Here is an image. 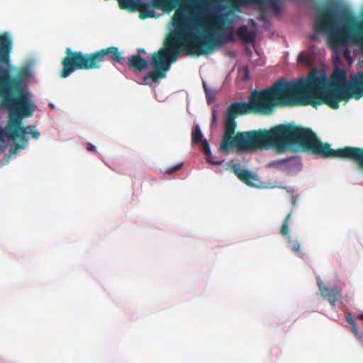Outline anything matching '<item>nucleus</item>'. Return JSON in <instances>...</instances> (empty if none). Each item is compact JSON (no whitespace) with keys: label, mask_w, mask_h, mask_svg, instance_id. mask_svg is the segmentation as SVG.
I'll return each mask as SVG.
<instances>
[{"label":"nucleus","mask_w":363,"mask_h":363,"mask_svg":"<svg viewBox=\"0 0 363 363\" xmlns=\"http://www.w3.org/2000/svg\"><path fill=\"white\" fill-rule=\"evenodd\" d=\"M199 9L194 17H189L184 7H179L176 10L172 18L175 33L166 38L162 48L152 54L151 66L153 70L144 77L145 81L151 78L154 83H157L159 79L166 77V72L169 70L171 64L177 60L182 50H186L189 55H204L223 45L225 41L233 40L231 35L226 39L212 33L195 35V27L203 22L210 23L218 31L223 29L226 21V14L221 12L224 8L220 5V0H204Z\"/></svg>","instance_id":"nucleus-1"},{"label":"nucleus","mask_w":363,"mask_h":363,"mask_svg":"<svg viewBox=\"0 0 363 363\" xmlns=\"http://www.w3.org/2000/svg\"><path fill=\"white\" fill-rule=\"evenodd\" d=\"M237 138L236 150L251 152L257 150L276 148L284 152L296 146L323 158H341L357 162L363 168V148L345 146L332 149L328 143H323L310 128L292 124L276 125L269 130L259 129L242 132Z\"/></svg>","instance_id":"nucleus-2"},{"label":"nucleus","mask_w":363,"mask_h":363,"mask_svg":"<svg viewBox=\"0 0 363 363\" xmlns=\"http://www.w3.org/2000/svg\"><path fill=\"white\" fill-rule=\"evenodd\" d=\"M13 42L8 32L0 33V63L9 65ZM30 76L28 68H21L11 75L7 68L0 67V98L2 107L13 108L16 105L28 111V89L26 80Z\"/></svg>","instance_id":"nucleus-3"},{"label":"nucleus","mask_w":363,"mask_h":363,"mask_svg":"<svg viewBox=\"0 0 363 363\" xmlns=\"http://www.w3.org/2000/svg\"><path fill=\"white\" fill-rule=\"evenodd\" d=\"M326 83L325 74L313 69L306 77L290 81L280 78L273 85L281 107H292L308 106L299 104L297 101L304 97L320 96L319 92L324 90Z\"/></svg>","instance_id":"nucleus-4"},{"label":"nucleus","mask_w":363,"mask_h":363,"mask_svg":"<svg viewBox=\"0 0 363 363\" xmlns=\"http://www.w3.org/2000/svg\"><path fill=\"white\" fill-rule=\"evenodd\" d=\"M66 55L62 60V69L60 77L66 78L78 69H99L101 65L106 59L110 58L116 62L124 65L125 59L122 57L117 47H109L91 53L80 51H72L70 48H66Z\"/></svg>","instance_id":"nucleus-5"},{"label":"nucleus","mask_w":363,"mask_h":363,"mask_svg":"<svg viewBox=\"0 0 363 363\" xmlns=\"http://www.w3.org/2000/svg\"><path fill=\"white\" fill-rule=\"evenodd\" d=\"M363 96V72H357L350 80L348 89L328 85L320 93V96L304 97L297 101L299 104H310L313 107L326 104L330 108L337 109L342 101H347L351 98L356 100Z\"/></svg>","instance_id":"nucleus-6"},{"label":"nucleus","mask_w":363,"mask_h":363,"mask_svg":"<svg viewBox=\"0 0 363 363\" xmlns=\"http://www.w3.org/2000/svg\"><path fill=\"white\" fill-rule=\"evenodd\" d=\"M281 107L274 85L261 91H252L248 103L235 101L228 108L227 116L236 118L239 115L260 113L268 115Z\"/></svg>","instance_id":"nucleus-7"},{"label":"nucleus","mask_w":363,"mask_h":363,"mask_svg":"<svg viewBox=\"0 0 363 363\" xmlns=\"http://www.w3.org/2000/svg\"><path fill=\"white\" fill-rule=\"evenodd\" d=\"M28 99V111L23 112L22 109H21V108L17 105L13 108H4L9 111V116L6 127V131L0 127V140L1 141H4V137H8L13 140L19 138L21 141L27 143V132L25 127L22 126V122L23 118L30 116L33 114L31 94L29 91Z\"/></svg>","instance_id":"nucleus-8"},{"label":"nucleus","mask_w":363,"mask_h":363,"mask_svg":"<svg viewBox=\"0 0 363 363\" xmlns=\"http://www.w3.org/2000/svg\"><path fill=\"white\" fill-rule=\"evenodd\" d=\"M180 1L181 0H152L144 2L143 0H125L122 4L123 10L130 12L138 11L139 18L146 19L155 16V8L169 11L176 8Z\"/></svg>","instance_id":"nucleus-9"},{"label":"nucleus","mask_w":363,"mask_h":363,"mask_svg":"<svg viewBox=\"0 0 363 363\" xmlns=\"http://www.w3.org/2000/svg\"><path fill=\"white\" fill-rule=\"evenodd\" d=\"M235 119L227 116L224 125V133L219 148L220 151L223 152L228 153L233 147L236 148L238 146L236 138L238 137L239 134H242V132H238L235 134L237 123Z\"/></svg>","instance_id":"nucleus-10"},{"label":"nucleus","mask_w":363,"mask_h":363,"mask_svg":"<svg viewBox=\"0 0 363 363\" xmlns=\"http://www.w3.org/2000/svg\"><path fill=\"white\" fill-rule=\"evenodd\" d=\"M191 142L194 145H201L202 150L204 154L207 156V161L213 164H220L222 161H214L211 157V150L208 142L206 139L203 138V135L199 125H195L192 129L191 133Z\"/></svg>","instance_id":"nucleus-11"},{"label":"nucleus","mask_w":363,"mask_h":363,"mask_svg":"<svg viewBox=\"0 0 363 363\" xmlns=\"http://www.w3.org/2000/svg\"><path fill=\"white\" fill-rule=\"evenodd\" d=\"M230 168L238 178L248 186H255V182L257 181V176L250 171L240 169L238 164H226L225 169Z\"/></svg>","instance_id":"nucleus-12"},{"label":"nucleus","mask_w":363,"mask_h":363,"mask_svg":"<svg viewBox=\"0 0 363 363\" xmlns=\"http://www.w3.org/2000/svg\"><path fill=\"white\" fill-rule=\"evenodd\" d=\"M230 168L238 178L248 186H255V182L257 181V176L250 171L240 169L238 164H226L225 169Z\"/></svg>","instance_id":"nucleus-13"},{"label":"nucleus","mask_w":363,"mask_h":363,"mask_svg":"<svg viewBox=\"0 0 363 363\" xmlns=\"http://www.w3.org/2000/svg\"><path fill=\"white\" fill-rule=\"evenodd\" d=\"M350 82L347 81L346 71L336 68L331 75V82L328 85L348 89Z\"/></svg>","instance_id":"nucleus-14"},{"label":"nucleus","mask_w":363,"mask_h":363,"mask_svg":"<svg viewBox=\"0 0 363 363\" xmlns=\"http://www.w3.org/2000/svg\"><path fill=\"white\" fill-rule=\"evenodd\" d=\"M317 284L322 296L327 298L331 306H335L337 301L341 298V291L337 288L329 289L320 281H318Z\"/></svg>","instance_id":"nucleus-15"},{"label":"nucleus","mask_w":363,"mask_h":363,"mask_svg":"<svg viewBox=\"0 0 363 363\" xmlns=\"http://www.w3.org/2000/svg\"><path fill=\"white\" fill-rule=\"evenodd\" d=\"M127 65L130 69L140 72L148 67V62L143 58L140 55L137 54L128 58Z\"/></svg>","instance_id":"nucleus-16"},{"label":"nucleus","mask_w":363,"mask_h":363,"mask_svg":"<svg viewBox=\"0 0 363 363\" xmlns=\"http://www.w3.org/2000/svg\"><path fill=\"white\" fill-rule=\"evenodd\" d=\"M237 34L240 39L247 43L253 41L255 38L254 35L248 30L245 26L238 28L237 30Z\"/></svg>","instance_id":"nucleus-17"},{"label":"nucleus","mask_w":363,"mask_h":363,"mask_svg":"<svg viewBox=\"0 0 363 363\" xmlns=\"http://www.w3.org/2000/svg\"><path fill=\"white\" fill-rule=\"evenodd\" d=\"M291 213L290 212L289 213H288V215L286 216V217L285 218L282 225H281V229H280V233L282 235H286L289 232V221L290 220V218H291Z\"/></svg>","instance_id":"nucleus-18"},{"label":"nucleus","mask_w":363,"mask_h":363,"mask_svg":"<svg viewBox=\"0 0 363 363\" xmlns=\"http://www.w3.org/2000/svg\"><path fill=\"white\" fill-rule=\"evenodd\" d=\"M345 319L347 323H349L352 325V331L355 335H359V331L357 327V325L353 319V317L351 313H347L345 314Z\"/></svg>","instance_id":"nucleus-19"},{"label":"nucleus","mask_w":363,"mask_h":363,"mask_svg":"<svg viewBox=\"0 0 363 363\" xmlns=\"http://www.w3.org/2000/svg\"><path fill=\"white\" fill-rule=\"evenodd\" d=\"M288 242L289 244V247L292 251L296 253L300 252L301 245L298 240L289 237Z\"/></svg>","instance_id":"nucleus-20"},{"label":"nucleus","mask_w":363,"mask_h":363,"mask_svg":"<svg viewBox=\"0 0 363 363\" xmlns=\"http://www.w3.org/2000/svg\"><path fill=\"white\" fill-rule=\"evenodd\" d=\"M286 161H288V159L272 161L268 164V166L269 167H278L284 164Z\"/></svg>","instance_id":"nucleus-21"},{"label":"nucleus","mask_w":363,"mask_h":363,"mask_svg":"<svg viewBox=\"0 0 363 363\" xmlns=\"http://www.w3.org/2000/svg\"><path fill=\"white\" fill-rule=\"evenodd\" d=\"M25 143L24 142L23 144L16 143L14 147L10 150V155H15L19 149H23L25 147Z\"/></svg>","instance_id":"nucleus-22"},{"label":"nucleus","mask_w":363,"mask_h":363,"mask_svg":"<svg viewBox=\"0 0 363 363\" xmlns=\"http://www.w3.org/2000/svg\"><path fill=\"white\" fill-rule=\"evenodd\" d=\"M26 130L28 129L29 131H30V134L32 135V137L35 139H38L39 138V135H40V133L36 130H34V126L33 125H29L28 126L27 128H25Z\"/></svg>","instance_id":"nucleus-23"},{"label":"nucleus","mask_w":363,"mask_h":363,"mask_svg":"<svg viewBox=\"0 0 363 363\" xmlns=\"http://www.w3.org/2000/svg\"><path fill=\"white\" fill-rule=\"evenodd\" d=\"M182 165H183V163H182V162L179 163L178 164H177V165H175V166H174V167H170L169 169H168L167 170V172L168 174H172V173H173L174 172H176V171H177V170L180 169L182 168Z\"/></svg>","instance_id":"nucleus-24"},{"label":"nucleus","mask_w":363,"mask_h":363,"mask_svg":"<svg viewBox=\"0 0 363 363\" xmlns=\"http://www.w3.org/2000/svg\"><path fill=\"white\" fill-rule=\"evenodd\" d=\"M86 149L89 151H95L96 150V147H94V145H93L91 143H87Z\"/></svg>","instance_id":"nucleus-25"},{"label":"nucleus","mask_w":363,"mask_h":363,"mask_svg":"<svg viewBox=\"0 0 363 363\" xmlns=\"http://www.w3.org/2000/svg\"><path fill=\"white\" fill-rule=\"evenodd\" d=\"M310 38H311V40H317L318 36H317V35L315 33H314V34L311 35Z\"/></svg>","instance_id":"nucleus-26"},{"label":"nucleus","mask_w":363,"mask_h":363,"mask_svg":"<svg viewBox=\"0 0 363 363\" xmlns=\"http://www.w3.org/2000/svg\"><path fill=\"white\" fill-rule=\"evenodd\" d=\"M357 318L363 320V313L357 315Z\"/></svg>","instance_id":"nucleus-27"},{"label":"nucleus","mask_w":363,"mask_h":363,"mask_svg":"<svg viewBox=\"0 0 363 363\" xmlns=\"http://www.w3.org/2000/svg\"><path fill=\"white\" fill-rule=\"evenodd\" d=\"M296 201V196H293L292 200H291V203L293 204H295Z\"/></svg>","instance_id":"nucleus-28"},{"label":"nucleus","mask_w":363,"mask_h":363,"mask_svg":"<svg viewBox=\"0 0 363 363\" xmlns=\"http://www.w3.org/2000/svg\"><path fill=\"white\" fill-rule=\"evenodd\" d=\"M359 339L363 337V333H359V335H356Z\"/></svg>","instance_id":"nucleus-29"},{"label":"nucleus","mask_w":363,"mask_h":363,"mask_svg":"<svg viewBox=\"0 0 363 363\" xmlns=\"http://www.w3.org/2000/svg\"><path fill=\"white\" fill-rule=\"evenodd\" d=\"M141 52H145V50H144V49H143V48L139 49V50H138V54L140 55V53H141Z\"/></svg>","instance_id":"nucleus-30"},{"label":"nucleus","mask_w":363,"mask_h":363,"mask_svg":"<svg viewBox=\"0 0 363 363\" xmlns=\"http://www.w3.org/2000/svg\"><path fill=\"white\" fill-rule=\"evenodd\" d=\"M213 121H214V120H216V115H215V113H213Z\"/></svg>","instance_id":"nucleus-31"},{"label":"nucleus","mask_w":363,"mask_h":363,"mask_svg":"<svg viewBox=\"0 0 363 363\" xmlns=\"http://www.w3.org/2000/svg\"><path fill=\"white\" fill-rule=\"evenodd\" d=\"M203 88H204V90L206 91V86L205 83H203Z\"/></svg>","instance_id":"nucleus-32"},{"label":"nucleus","mask_w":363,"mask_h":363,"mask_svg":"<svg viewBox=\"0 0 363 363\" xmlns=\"http://www.w3.org/2000/svg\"><path fill=\"white\" fill-rule=\"evenodd\" d=\"M208 30H210L211 32H214L215 31L213 28H210Z\"/></svg>","instance_id":"nucleus-33"}]
</instances>
